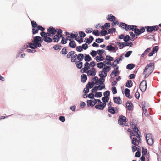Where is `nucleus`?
<instances>
[{"label": "nucleus", "mask_w": 161, "mask_h": 161, "mask_svg": "<svg viewBox=\"0 0 161 161\" xmlns=\"http://www.w3.org/2000/svg\"><path fill=\"white\" fill-rule=\"evenodd\" d=\"M96 70L94 68H92L90 70H88L86 73H87L88 76H94L96 74Z\"/></svg>", "instance_id": "nucleus-8"}, {"label": "nucleus", "mask_w": 161, "mask_h": 161, "mask_svg": "<svg viewBox=\"0 0 161 161\" xmlns=\"http://www.w3.org/2000/svg\"><path fill=\"white\" fill-rule=\"evenodd\" d=\"M97 66L99 68H102L103 67V66L105 67L106 65L104 64V63L103 62H99L97 64Z\"/></svg>", "instance_id": "nucleus-32"}, {"label": "nucleus", "mask_w": 161, "mask_h": 161, "mask_svg": "<svg viewBox=\"0 0 161 161\" xmlns=\"http://www.w3.org/2000/svg\"><path fill=\"white\" fill-rule=\"evenodd\" d=\"M134 128H132L134 132L137 135L136 136L138 139L136 138H133L132 140V143L135 146H138L139 143L141 142V139L140 138V132L139 131L137 127L135 125H134Z\"/></svg>", "instance_id": "nucleus-2"}, {"label": "nucleus", "mask_w": 161, "mask_h": 161, "mask_svg": "<svg viewBox=\"0 0 161 161\" xmlns=\"http://www.w3.org/2000/svg\"><path fill=\"white\" fill-rule=\"evenodd\" d=\"M76 50L79 52H81L83 50L81 46H77L76 48Z\"/></svg>", "instance_id": "nucleus-59"}, {"label": "nucleus", "mask_w": 161, "mask_h": 161, "mask_svg": "<svg viewBox=\"0 0 161 161\" xmlns=\"http://www.w3.org/2000/svg\"><path fill=\"white\" fill-rule=\"evenodd\" d=\"M93 39L94 38L92 36H90L89 38H87L86 39L87 41H85V42L89 44L90 43L93 41ZM85 40H86V39H85Z\"/></svg>", "instance_id": "nucleus-23"}, {"label": "nucleus", "mask_w": 161, "mask_h": 161, "mask_svg": "<svg viewBox=\"0 0 161 161\" xmlns=\"http://www.w3.org/2000/svg\"><path fill=\"white\" fill-rule=\"evenodd\" d=\"M40 35L43 38H45L47 36H48V35L47 32L46 33L43 31H42Z\"/></svg>", "instance_id": "nucleus-41"}, {"label": "nucleus", "mask_w": 161, "mask_h": 161, "mask_svg": "<svg viewBox=\"0 0 161 161\" xmlns=\"http://www.w3.org/2000/svg\"><path fill=\"white\" fill-rule=\"evenodd\" d=\"M56 32L57 34L53 37V40L54 42H58L63 36L62 34V31L61 29H58Z\"/></svg>", "instance_id": "nucleus-5"}, {"label": "nucleus", "mask_w": 161, "mask_h": 161, "mask_svg": "<svg viewBox=\"0 0 161 161\" xmlns=\"http://www.w3.org/2000/svg\"><path fill=\"white\" fill-rule=\"evenodd\" d=\"M114 102L116 103L120 104L121 103V101L119 97H114Z\"/></svg>", "instance_id": "nucleus-15"}, {"label": "nucleus", "mask_w": 161, "mask_h": 161, "mask_svg": "<svg viewBox=\"0 0 161 161\" xmlns=\"http://www.w3.org/2000/svg\"><path fill=\"white\" fill-rule=\"evenodd\" d=\"M147 143L149 145H152L153 143V138L151 139H148L147 140Z\"/></svg>", "instance_id": "nucleus-37"}, {"label": "nucleus", "mask_w": 161, "mask_h": 161, "mask_svg": "<svg viewBox=\"0 0 161 161\" xmlns=\"http://www.w3.org/2000/svg\"><path fill=\"white\" fill-rule=\"evenodd\" d=\"M70 41V42L69 43V47L72 48H74L75 47L76 44L75 42L73 41H72L71 39V41Z\"/></svg>", "instance_id": "nucleus-18"}, {"label": "nucleus", "mask_w": 161, "mask_h": 161, "mask_svg": "<svg viewBox=\"0 0 161 161\" xmlns=\"http://www.w3.org/2000/svg\"><path fill=\"white\" fill-rule=\"evenodd\" d=\"M79 34L81 37H84L86 36L85 34L82 31L79 32Z\"/></svg>", "instance_id": "nucleus-58"}, {"label": "nucleus", "mask_w": 161, "mask_h": 161, "mask_svg": "<svg viewBox=\"0 0 161 161\" xmlns=\"http://www.w3.org/2000/svg\"><path fill=\"white\" fill-rule=\"evenodd\" d=\"M90 54L91 56H92L93 57H94L96 55L97 53L96 51L92 50L90 53Z\"/></svg>", "instance_id": "nucleus-55"}, {"label": "nucleus", "mask_w": 161, "mask_h": 161, "mask_svg": "<svg viewBox=\"0 0 161 161\" xmlns=\"http://www.w3.org/2000/svg\"><path fill=\"white\" fill-rule=\"evenodd\" d=\"M146 140H147L148 139H152L153 138L152 135L151 134H147L146 136Z\"/></svg>", "instance_id": "nucleus-48"}, {"label": "nucleus", "mask_w": 161, "mask_h": 161, "mask_svg": "<svg viewBox=\"0 0 161 161\" xmlns=\"http://www.w3.org/2000/svg\"><path fill=\"white\" fill-rule=\"evenodd\" d=\"M142 153L143 155H145L147 154V149L144 148V147H142Z\"/></svg>", "instance_id": "nucleus-42"}, {"label": "nucleus", "mask_w": 161, "mask_h": 161, "mask_svg": "<svg viewBox=\"0 0 161 161\" xmlns=\"http://www.w3.org/2000/svg\"><path fill=\"white\" fill-rule=\"evenodd\" d=\"M134 27H136V26L133 25H128L127 24L125 25V29L127 31H129L130 30L133 31Z\"/></svg>", "instance_id": "nucleus-11"}, {"label": "nucleus", "mask_w": 161, "mask_h": 161, "mask_svg": "<svg viewBox=\"0 0 161 161\" xmlns=\"http://www.w3.org/2000/svg\"><path fill=\"white\" fill-rule=\"evenodd\" d=\"M93 103L94 100H88L87 101V105L88 107L89 106L93 107L94 105V104H93Z\"/></svg>", "instance_id": "nucleus-19"}, {"label": "nucleus", "mask_w": 161, "mask_h": 161, "mask_svg": "<svg viewBox=\"0 0 161 161\" xmlns=\"http://www.w3.org/2000/svg\"><path fill=\"white\" fill-rule=\"evenodd\" d=\"M39 30H40L43 31L45 30V28L41 26L38 25L37 29L32 28V33L33 34H34L38 33Z\"/></svg>", "instance_id": "nucleus-9"}, {"label": "nucleus", "mask_w": 161, "mask_h": 161, "mask_svg": "<svg viewBox=\"0 0 161 161\" xmlns=\"http://www.w3.org/2000/svg\"><path fill=\"white\" fill-rule=\"evenodd\" d=\"M111 68L109 66H106V67H104V68H103V70H107L108 72L110 70Z\"/></svg>", "instance_id": "nucleus-64"}, {"label": "nucleus", "mask_w": 161, "mask_h": 161, "mask_svg": "<svg viewBox=\"0 0 161 161\" xmlns=\"http://www.w3.org/2000/svg\"><path fill=\"white\" fill-rule=\"evenodd\" d=\"M116 30L115 28L110 29L108 30V33H112L115 32Z\"/></svg>", "instance_id": "nucleus-57"}, {"label": "nucleus", "mask_w": 161, "mask_h": 161, "mask_svg": "<svg viewBox=\"0 0 161 161\" xmlns=\"http://www.w3.org/2000/svg\"><path fill=\"white\" fill-rule=\"evenodd\" d=\"M108 111L109 112L113 114H114L115 113V111L113 107L111 106H109L108 107Z\"/></svg>", "instance_id": "nucleus-34"}, {"label": "nucleus", "mask_w": 161, "mask_h": 161, "mask_svg": "<svg viewBox=\"0 0 161 161\" xmlns=\"http://www.w3.org/2000/svg\"><path fill=\"white\" fill-rule=\"evenodd\" d=\"M70 36H67L66 39H65L63 36L62 37V40L61 41V43L62 44H65L67 43V40L71 41V39H68V38H70Z\"/></svg>", "instance_id": "nucleus-13"}, {"label": "nucleus", "mask_w": 161, "mask_h": 161, "mask_svg": "<svg viewBox=\"0 0 161 161\" xmlns=\"http://www.w3.org/2000/svg\"><path fill=\"white\" fill-rule=\"evenodd\" d=\"M43 40L46 42L50 43L52 42V40L51 38L47 36L45 38H43Z\"/></svg>", "instance_id": "nucleus-27"}, {"label": "nucleus", "mask_w": 161, "mask_h": 161, "mask_svg": "<svg viewBox=\"0 0 161 161\" xmlns=\"http://www.w3.org/2000/svg\"><path fill=\"white\" fill-rule=\"evenodd\" d=\"M154 67V64L153 63H150L146 65L143 72L145 78H147L149 76L153 71Z\"/></svg>", "instance_id": "nucleus-3"}, {"label": "nucleus", "mask_w": 161, "mask_h": 161, "mask_svg": "<svg viewBox=\"0 0 161 161\" xmlns=\"http://www.w3.org/2000/svg\"><path fill=\"white\" fill-rule=\"evenodd\" d=\"M158 49V46H156L153 47L152 50L153 51V52L155 53H156L157 52Z\"/></svg>", "instance_id": "nucleus-62"}, {"label": "nucleus", "mask_w": 161, "mask_h": 161, "mask_svg": "<svg viewBox=\"0 0 161 161\" xmlns=\"http://www.w3.org/2000/svg\"><path fill=\"white\" fill-rule=\"evenodd\" d=\"M62 53L63 54H66L67 53V48L66 47H64L62 50Z\"/></svg>", "instance_id": "nucleus-44"}, {"label": "nucleus", "mask_w": 161, "mask_h": 161, "mask_svg": "<svg viewBox=\"0 0 161 161\" xmlns=\"http://www.w3.org/2000/svg\"><path fill=\"white\" fill-rule=\"evenodd\" d=\"M62 47L61 46L59 45H55L53 46V48L55 50H57L58 49L60 50Z\"/></svg>", "instance_id": "nucleus-45"}, {"label": "nucleus", "mask_w": 161, "mask_h": 161, "mask_svg": "<svg viewBox=\"0 0 161 161\" xmlns=\"http://www.w3.org/2000/svg\"><path fill=\"white\" fill-rule=\"evenodd\" d=\"M130 37L128 35H127L124 37V41L125 42H127L130 40Z\"/></svg>", "instance_id": "nucleus-54"}, {"label": "nucleus", "mask_w": 161, "mask_h": 161, "mask_svg": "<svg viewBox=\"0 0 161 161\" xmlns=\"http://www.w3.org/2000/svg\"><path fill=\"white\" fill-rule=\"evenodd\" d=\"M102 104H98L95 106V107L96 109L102 110L103 109Z\"/></svg>", "instance_id": "nucleus-40"}, {"label": "nucleus", "mask_w": 161, "mask_h": 161, "mask_svg": "<svg viewBox=\"0 0 161 161\" xmlns=\"http://www.w3.org/2000/svg\"><path fill=\"white\" fill-rule=\"evenodd\" d=\"M104 81V79L103 78H100L97 81V85L100 84V85H103L104 84L103 82Z\"/></svg>", "instance_id": "nucleus-33"}, {"label": "nucleus", "mask_w": 161, "mask_h": 161, "mask_svg": "<svg viewBox=\"0 0 161 161\" xmlns=\"http://www.w3.org/2000/svg\"><path fill=\"white\" fill-rule=\"evenodd\" d=\"M110 92L108 91H105L103 95L105 97H108L110 95Z\"/></svg>", "instance_id": "nucleus-51"}, {"label": "nucleus", "mask_w": 161, "mask_h": 161, "mask_svg": "<svg viewBox=\"0 0 161 161\" xmlns=\"http://www.w3.org/2000/svg\"><path fill=\"white\" fill-rule=\"evenodd\" d=\"M132 82L131 80L128 81L127 83H126V86L127 87L130 88L132 86Z\"/></svg>", "instance_id": "nucleus-43"}, {"label": "nucleus", "mask_w": 161, "mask_h": 161, "mask_svg": "<svg viewBox=\"0 0 161 161\" xmlns=\"http://www.w3.org/2000/svg\"><path fill=\"white\" fill-rule=\"evenodd\" d=\"M125 44V47L126 46H130V47H131L133 45V43H132V42H128L126 43L125 42V44Z\"/></svg>", "instance_id": "nucleus-61"}, {"label": "nucleus", "mask_w": 161, "mask_h": 161, "mask_svg": "<svg viewBox=\"0 0 161 161\" xmlns=\"http://www.w3.org/2000/svg\"><path fill=\"white\" fill-rule=\"evenodd\" d=\"M81 81L83 82H85L86 81L87 77L86 75L83 74L81 76Z\"/></svg>", "instance_id": "nucleus-26"}, {"label": "nucleus", "mask_w": 161, "mask_h": 161, "mask_svg": "<svg viewBox=\"0 0 161 161\" xmlns=\"http://www.w3.org/2000/svg\"><path fill=\"white\" fill-rule=\"evenodd\" d=\"M107 19L110 21H112L115 19V17L112 14L108 15L107 17Z\"/></svg>", "instance_id": "nucleus-16"}, {"label": "nucleus", "mask_w": 161, "mask_h": 161, "mask_svg": "<svg viewBox=\"0 0 161 161\" xmlns=\"http://www.w3.org/2000/svg\"><path fill=\"white\" fill-rule=\"evenodd\" d=\"M145 28L147 29V32L151 33L153 31V27L152 26H148L145 27Z\"/></svg>", "instance_id": "nucleus-31"}, {"label": "nucleus", "mask_w": 161, "mask_h": 161, "mask_svg": "<svg viewBox=\"0 0 161 161\" xmlns=\"http://www.w3.org/2000/svg\"><path fill=\"white\" fill-rule=\"evenodd\" d=\"M77 55L75 54L71 58V61L72 62H76V57H77Z\"/></svg>", "instance_id": "nucleus-38"}, {"label": "nucleus", "mask_w": 161, "mask_h": 161, "mask_svg": "<svg viewBox=\"0 0 161 161\" xmlns=\"http://www.w3.org/2000/svg\"><path fill=\"white\" fill-rule=\"evenodd\" d=\"M139 88L142 92H144L147 88V83L145 80L141 82L139 85Z\"/></svg>", "instance_id": "nucleus-7"}, {"label": "nucleus", "mask_w": 161, "mask_h": 161, "mask_svg": "<svg viewBox=\"0 0 161 161\" xmlns=\"http://www.w3.org/2000/svg\"><path fill=\"white\" fill-rule=\"evenodd\" d=\"M125 93L126 96L127 97L129 98H131V97H130V90L128 88H126L125 90Z\"/></svg>", "instance_id": "nucleus-21"}, {"label": "nucleus", "mask_w": 161, "mask_h": 161, "mask_svg": "<svg viewBox=\"0 0 161 161\" xmlns=\"http://www.w3.org/2000/svg\"><path fill=\"white\" fill-rule=\"evenodd\" d=\"M42 38L39 36L34 37V39L32 41V42L28 43L29 47L32 49H35L38 47H41L42 46L41 44L38 42H42Z\"/></svg>", "instance_id": "nucleus-1"}, {"label": "nucleus", "mask_w": 161, "mask_h": 161, "mask_svg": "<svg viewBox=\"0 0 161 161\" xmlns=\"http://www.w3.org/2000/svg\"><path fill=\"white\" fill-rule=\"evenodd\" d=\"M75 62V64L76 67L79 69H80L82 67L83 63L81 61H77Z\"/></svg>", "instance_id": "nucleus-14"}, {"label": "nucleus", "mask_w": 161, "mask_h": 161, "mask_svg": "<svg viewBox=\"0 0 161 161\" xmlns=\"http://www.w3.org/2000/svg\"><path fill=\"white\" fill-rule=\"evenodd\" d=\"M97 62L103 61L104 59V58L102 56H97L95 58Z\"/></svg>", "instance_id": "nucleus-25"}, {"label": "nucleus", "mask_w": 161, "mask_h": 161, "mask_svg": "<svg viewBox=\"0 0 161 161\" xmlns=\"http://www.w3.org/2000/svg\"><path fill=\"white\" fill-rule=\"evenodd\" d=\"M94 85H95V84H94L93 81H92V82H89L86 85V86L89 87V88H91L93 87Z\"/></svg>", "instance_id": "nucleus-39"}, {"label": "nucleus", "mask_w": 161, "mask_h": 161, "mask_svg": "<svg viewBox=\"0 0 161 161\" xmlns=\"http://www.w3.org/2000/svg\"><path fill=\"white\" fill-rule=\"evenodd\" d=\"M126 107L128 110H132L133 109V105L131 102H127L126 103Z\"/></svg>", "instance_id": "nucleus-12"}, {"label": "nucleus", "mask_w": 161, "mask_h": 161, "mask_svg": "<svg viewBox=\"0 0 161 161\" xmlns=\"http://www.w3.org/2000/svg\"><path fill=\"white\" fill-rule=\"evenodd\" d=\"M132 51H130L127 52L126 54L125 55V57H129L132 53Z\"/></svg>", "instance_id": "nucleus-53"}, {"label": "nucleus", "mask_w": 161, "mask_h": 161, "mask_svg": "<svg viewBox=\"0 0 161 161\" xmlns=\"http://www.w3.org/2000/svg\"><path fill=\"white\" fill-rule=\"evenodd\" d=\"M95 96L96 97H100L102 96V92H96Z\"/></svg>", "instance_id": "nucleus-49"}, {"label": "nucleus", "mask_w": 161, "mask_h": 161, "mask_svg": "<svg viewBox=\"0 0 161 161\" xmlns=\"http://www.w3.org/2000/svg\"><path fill=\"white\" fill-rule=\"evenodd\" d=\"M92 34L95 36H98L100 35V33L97 30H95L92 32Z\"/></svg>", "instance_id": "nucleus-47"}, {"label": "nucleus", "mask_w": 161, "mask_h": 161, "mask_svg": "<svg viewBox=\"0 0 161 161\" xmlns=\"http://www.w3.org/2000/svg\"><path fill=\"white\" fill-rule=\"evenodd\" d=\"M127 121V119H126V117L121 115L119 116V118L118 120V123L120 125H121L124 126H128V125L125 124Z\"/></svg>", "instance_id": "nucleus-4"}, {"label": "nucleus", "mask_w": 161, "mask_h": 161, "mask_svg": "<svg viewBox=\"0 0 161 161\" xmlns=\"http://www.w3.org/2000/svg\"><path fill=\"white\" fill-rule=\"evenodd\" d=\"M31 23L33 28L36 29V28H37L38 25L37 24L35 21L34 20L31 21Z\"/></svg>", "instance_id": "nucleus-24"}, {"label": "nucleus", "mask_w": 161, "mask_h": 161, "mask_svg": "<svg viewBox=\"0 0 161 161\" xmlns=\"http://www.w3.org/2000/svg\"><path fill=\"white\" fill-rule=\"evenodd\" d=\"M136 35H138L141 34L140 29L138 28H134L133 30Z\"/></svg>", "instance_id": "nucleus-28"}, {"label": "nucleus", "mask_w": 161, "mask_h": 161, "mask_svg": "<svg viewBox=\"0 0 161 161\" xmlns=\"http://www.w3.org/2000/svg\"><path fill=\"white\" fill-rule=\"evenodd\" d=\"M135 67V65L133 64H129L127 65L126 68L127 69L131 70Z\"/></svg>", "instance_id": "nucleus-36"}, {"label": "nucleus", "mask_w": 161, "mask_h": 161, "mask_svg": "<svg viewBox=\"0 0 161 161\" xmlns=\"http://www.w3.org/2000/svg\"><path fill=\"white\" fill-rule=\"evenodd\" d=\"M92 58L89 55L86 54H85L84 60L86 61V62L90 61L92 60Z\"/></svg>", "instance_id": "nucleus-20"}, {"label": "nucleus", "mask_w": 161, "mask_h": 161, "mask_svg": "<svg viewBox=\"0 0 161 161\" xmlns=\"http://www.w3.org/2000/svg\"><path fill=\"white\" fill-rule=\"evenodd\" d=\"M57 31V30L54 28L50 26L47 30L48 35L49 36H52L56 33Z\"/></svg>", "instance_id": "nucleus-6"}, {"label": "nucleus", "mask_w": 161, "mask_h": 161, "mask_svg": "<svg viewBox=\"0 0 161 161\" xmlns=\"http://www.w3.org/2000/svg\"><path fill=\"white\" fill-rule=\"evenodd\" d=\"M109 99L108 97H103L102 98V100L103 102H108L109 100Z\"/></svg>", "instance_id": "nucleus-52"}, {"label": "nucleus", "mask_w": 161, "mask_h": 161, "mask_svg": "<svg viewBox=\"0 0 161 161\" xmlns=\"http://www.w3.org/2000/svg\"><path fill=\"white\" fill-rule=\"evenodd\" d=\"M78 36V34L77 33H76V34H74L72 33L70 34V37L72 38H75L76 37H77Z\"/></svg>", "instance_id": "nucleus-60"}, {"label": "nucleus", "mask_w": 161, "mask_h": 161, "mask_svg": "<svg viewBox=\"0 0 161 161\" xmlns=\"http://www.w3.org/2000/svg\"><path fill=\"white\" fill-rule=\"evenodd\" d=\"M107 31L106 30H102L100 32V34L102 36H105L108 34Z\"/></svg>", "instance_id": "nucleus-46"}, {"label": "nucleus", "mask_w": 161, "mask_h": 161, "mask_svg": "<svg viewBox=\"0 0 161 161\" xmlns=\"http://www.w3.org/2000/svg\"><path fill=\"white\" fill-rule=\"evenodd\" d=\"M118 71L117 70H114L110 74V76L112 78L114 77H113V75L114 74L115 76H116L118 75Z\"/></svg>", "instance_id": "nucleus-29"}, {"label": "nucleus", "mask_w": 161, "mask_h": 161, "mask_svg": "<svg viewBox=\"0 0 161 161\" xmlns=\"http://www.w3.org/2000/svg\"><path fill=\"white\" fill-rule=\"evenodd\" d=\"M84 58V56L83 54L79 53L77 56V59L78 61H81L83 60Z\"/></svg>", "instance_id": "nucleus-17"}, {"label": "nucleus", "mask_w": 161, "mask_h": 161, "mask_svg": "<svg viewBox=\"0 0 161 161\" xmlns=\"http://www.w3.org/2000/svg\"><path fill=\"white\" fill-rule=\"evenodd\" d=\"M103 39L102 38H98V39H96L95 42L98 43H100L103 41Z\"/></svg>", "instance_id": "nucleus-56"}, {"label": "nucleus", "mask_w": 161, "mask_h": 161, "mask_svg": "<svg viewBox=\"0 0 161 161\" xmlns=\"http://www.w3.org/2000/svg\"><path fill=\"white\" fill-rule=\"evenodd\" d=\"M75 53V52L74 51H72L69 52L67 55V57L68 58H71Z\"/></svg>", "instance_id": "nucleus-22"}, {"label": "nucleus", "mask_w": 161, "mask_h": 161, "mask_svg": "<svg viewBox=\"0 0 161 161\" xmlns=\"http://www.w3.org/2000/svg\"><path fill=\"white\" fill-rule=\"evenodd\" d=\"M98 80V77L95 76L94 77L92 80V82L93 81L95 85H97V81Z\"/></svg>", "instance_id": "nucleus-35"}, {"label": "nucleus", "mask_w": 161, "mask_h": 161, "mask_svg": "<svg viewBox=\"0 0 161 161\" xmlns=\"http://www.w3.org/2000/svg\"><path fill=\"white\" fill-rule=\"evenodd\" d=\"M106 59L109 61H113L114 60V58L113 57L108 55H107L106 56Z\"/></svg>", "instance_id": "nucleus-50"}, {"label": "nucleus", "mask_w": 161, "mask_h": 161, "mask_svg": "<svg viewBox=\"0 0 161 161\" xmlns=\"http://www.w3.org/2000/svg\"><path fill=\"white\" fill-rule=\"evenodd\" d=\"M81 47L82 49H83L84 50H86L88 48V46L86 43L83 44Z\"/></svg>", "instance_id": "nucleus-63"}, {"label": "nucleus", "mask_w": 161, "mask_h": 161, "mask_svg": "<svg viewBox=\"0 0 161 161\" xmlns=\"http://www.w3.org/2000/svg\"><path fill=\"white\" fill-rule=\"evenodd\" d=\"M107 49L109 51H115V48L114 47H112L111 45L108 46L107 47Z\"/></svg>", "instance_id": "nucleus-30"}, {"label": "nucleus", "mask_w": 161, "mask_h": 161, "mask_svg": "<svg viewBox=\"0 0 161 161\" xmlns=\"http://www.w3.org/2000/svg\"><path fill=\"white\" fill-rule=\"evenodd\" d=\"M84 68H83L81 70V72H82V70L83 71V72L86 73L88 70V69H90V65L89 64L88 62H86L84 64Z\"/></svg>", "instance_id": "nucleus-10"}]
</instances>
